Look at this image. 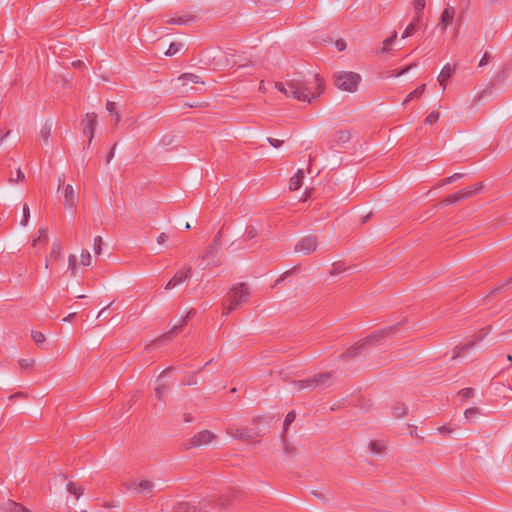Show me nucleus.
<instances>
[{
    "label": "nucleus",
    "mask_w": 512,
    "mask_h": 512,
    "mask_svg": "<svg viewBox=\"0 0 512 512\" xmlns=\"http://www.w3.org/2000/svg\"><path fill=\"white\" fill-rule=\"evenodd\" d=\"M315 91L306 87L300 80H290L286 83L276 82L275 88L287 97H293L300 101H308L320 96L324 90L323 80L316 75L314 79Z\"/></svg>",
    "instance_id": "obj_1"
},
{
    "label": "nucleus",
    "mask_w": 512,
    "mask_h": 512,
    "mask_svg": "<svg viewBox=\"0 0 512 512\" xmlns=\"http://www.w3.org/2000/svg\"><path fill=\"white\" fill-rule=\"evenodd\" d=\"M251 296V288L247 283L233 284L225 296L222 315L228 316L231 312L246 304Z\"/></svg>",
    "instance_id": "obj_2"
},
{
    "label": "nucleus",
    "mask_w": 512,
    "mask_h": 512,
    "mask_svg": "<svg viewBox=\"0 0 512 512\" xmlns=\"http://www.w3.org/2000/svg\"><path fill=\"white\" fill-rule=\"evenodd\" d=\"M360 80V75L354 72L341 71L334 75V83L336 87L340 90L351 93L357 90Z\"/></svg>",
    "instance_id": "obj_3"
},
{
    "label": "nucleus",
    "mask_w": 512,
    "mask_h": 512,
    "mask_svg": "<svg viewBox=\"0 0 512 512\" xmlns=\"http://www.w3.org/2000/svg\"><path fill=\"white\" fill-rule=\"evenodd\" d=\"M125 488L135 494L148 496L153 493L154 483L146 478H135L124 483Z\"/></svg>",
    "instance_id": "obj_4"
},
{
    "label": "nucleus",
    "mask_w": 512,
    "mask_h": 512,
    "mask_svg": "<svg viewBox=\"0 0 512 512\" xmlns=\"http://www.w3.org/2000/svg\"><path fill=\"white\" fill-rule=\"evenodd\" d=\"M388 333L389 332L386 331V330H380V331H377V332H374V333L370 334L368 337L360 340L355 345H353L351 348H349L348 351H347V354L350 357L357 356L360 353L361 349L369 347V346L379 342L386 335H388Z\"/></svg>",
    "instance_id": "obj_5"
},
{
    "label": "nucleus",
    "mask_w": 512,
    "mask_h": 512,
    "mask_svg": "<svg viewBox=\"0 0 512 512\" xmlns=\"http://www.w3.org/2000/svg\"><path fill=\"white\" fill-rule=\"evenodd\" d=\"M481 189H482V184L476 183L472 186L466 187L464 189H461L455 193L448 195L447 197H445L442 200L441 203L443 205H451V204L457 203L459 201L468 199V198L476 195L479 191H481Z\"/></svg>",
    "instance_id": "obj_6"
},
{
    "label": "nucleus",
    "mask_w": 512,
    "mask_h": 512,
    "mask_svg": "<svg viewBox=\"0 0 512 512\" xmlns=\"http://www.w3.org/2000/svg\"><path fill=\"white\" fill-rule=\"evenodd\" d=\"M215 439L216 435L213 432L209 430H202L188 440L186 448L189 449L208 445Z\"/></svg>",
    "instance_id": "obj_7"
},
{
    "label": "nucleus",
    "mask_w": 512,
    "mask_h": 512,
    "mask_svg": "<svg viewBox=\"0 0 512 512\" xmlns=\"http://www.w3.org/2000/svg\"><path fill=\"white\" fill-rule=\"evenodd\" d=\"M192 275V267L185 265L181 269L175 272L173 277L168 281V283L165 286L166 290H171L177 287L178 285L186 282L188 279H190Z\"/></svg>",
    "instance_id": "obj_8"
},
{
    "label": "nucleus",
    "mask_w": 512,
    "mask_h": 512,
    "mask_svg": "<svg viewBox=\"0 0 512 512\" xmlns=\"http://www.w3.org/2000/svg\"><path fill=\"white\" fill-rule=\"evenodd\" d=\"M491 327H486L481 329L479 332H477L475 335H473L472 339L468 341L466 344L461 346L460 348H457V352L454 355V357H459L464 355L468 350L474 348L478 343H480L489 333H490Z\"/></svg>",
    "instance_id": "obj_9"
},
{
    "label": "nucleus",
    "mask_w": 512,
    "mask_h": 512,
    "mask_svg": "<svg viewBox=\"0 0 512 512\" xmlns=\"http://www.w3.org/2000/svg\"><path fill=\"white\" fill-rule=\"evenodd\" d=\"M97 125V114L87 113L82 119L83 133L88 137L89 143L92 142L95 134V129Z\"/></svg>",
    "instance_id": "obj_10"
},
{
    "label": "nucleus",
    "mask_w": 512,
    "mask_h": 512,
    "mask_svg": "<svg viewBox=\"0 0 512 512\" xmlns=\"http://www.w3.org/2000/svg\"><path fill=\"white\" fill-rule=\"evenodd\" d=\"M330 378V374H320L311 379L300 380L293 382L294 388L296 390H302L309 387H317L321 384H324L326 380Z\"/></svg>",
    "instance_id": "obj_11"
},
{
    "label": "nucleus",
    "mask_w": 512,
    "mask_h": 512,
    "mask_svg": "<svg viewBox=\"0 0 512 512\" xmlns=\"http://www.w3.org/2000/svg\"><path fill=\"white\" fill-rule=\"evenodd\" d=\"M318 241L315 236L303 237L295 246V251L310 254L317 249Z\"/></svg>",
    "instance_id": "obj_12"
},
{
    "label": "nucleus",
    "mask_w": 512,
    "mask_h": 512,
    "mask_svg": "<svg viewBox=\"0 0 512 512\" xmlns=\"http://www.w3.org/2000/svg\"><path fill=\"white\" fill-rule=\"evenodd\" d=\"M455 17V8L448 5L441 14V25L443 29H446L453 22Z\"/></svg>",
    "instance_id": "obj_13"
},
{
    "label": "nucleus",
    "mask_w": 512,
    "mask_h": 512,
    "mask_svg": "<svg viewBox=\"0 0 512 512\" xmlns=\"http://www.w3.org/2000/svg\"><path fill=\"white\" fill-rule=\"evenodd\" d=\"M455 70H456L455 67L451 66L450 64H446L442 68V70L438 76V82L442 86L443 90H445V88H446V81L454 74Z\"/></svg>",
    "instance_id": "obj_14"
},
{
    "label": "nucleus",
    "mask_w": 512,
    "mask_h": 512,
    "mask_svg": "<svg viewBox=\"0 0 512 512\" xmlns=\"http://www.w3.org/2000/svg\"><path fill=\"white\" fill-rule=\"evenodd\" d=\"M304 177V171L302 169H298L289 180V189L291 191L299 190L302 187Z\"/></svg>",
    "instance_id": "obj_15"
},
{
    "label": "nucleus",
    "mask_w": 512,
    "mask_h": 512,
    "mask_svg": "<svg viewBox=\"0 0 512 512\" xmlns=\"http://www.w3.org/2000/svg\"><path fill=\"white\" fill-rule=\"evenodd\" d=\"M64 199H65V205L67 207H69L70 209H72L76 206L77 195L74 191L73 186L70 184L66 185V187H65Z\"/></svg>",
    "instance_id": "obj_16"
},
{
    "label": "nucleus",
    "mask_w": 512,
    "mask_h": 512,
    "mask_svg": "<svg viewBox=\"0 0 512 512\" xmlns=\"http://www.w3.org/2000/svg\"><path fill=\"white\" fill-rule=\"evenodd\" d=\"M47 240H48L47 229L40 228L37 231V236L32 240V246L34 248H40L47 243Z\"/></svg>",
    "instance_id": "obj_17"
},
{
    "label": "nucleus",
    "mask_w": 512,
    "mask_h": 512,
    "mask_svg": "<svg viewBox=\"0 0 512 512\" xmlns=\"http://www.w3.org/2000/svg\"><path fill=\"white\" fill-rule=\"evenodd\" d=\"M227 434L236 439L247 440L250 438L248 430L246 428H227Z\"/></svg>",
    "instance_id": "obj_18"
},
{
    "label": "nucleus",
    "mask_w": 512,
    "mask_h": 512,
    "mask_svg": "<svg viewBox=\"0 0 512 512\" xmlns=\"http://www.w3.org/2000/svg\"><path fill=\"white\" fill-rule=\"evenodd\" d=\"M407 406L403 402H395L391 407L392 416L399 419L407 414Z\"/></svg>",
    "instance_id": "obj_19"
},
{
    "label": "nucleus",
    "mask_w": 512,
    "mask_h": 512,
    "mask_svg": "<svg viewBox=\"0 0 512 512\" xmlns=\"http://www.w3.org/2000/svg\"><path fill=\"white\" fill-rule=\"evenodd\" d=\"M426 90V85L422 84L419 87H417L414 91L410 92L405 100L403 101V105H406L408 102L413 100L414 98H420Z\"/></svg>",
    "instance_id": "obj_20"
},
{
    "label": "nucleus",
    "mask_w": 512,
    "mask_h": 512,
    "mask_svg": "<svg viewBox=\"0 0 512 512\" xmlns=\"http://www.w3.org/2000/svg\"><path fill=\"white\" fill-rule=\"evenodd\" d=\"M179 80L183 82V85H186L190 82L204 84L201 78L193 73H184L179 77Z\"/></svg>",
    "instance_id": "obj_21"
},
{
    "label": "nucleus",
    "mask_w": 512,
    "mask_h": 512,
    "mask_svg": "<svg viewBox=\"0 0 512 512\" xmlns=\"http://www.w3.org/2000/svg\"><path fill=\"white\" fill-rule=\"evenodd\" d=\"M35 364L36 360L34 358H25L18 361V365L22 371H32Z\"/></svg>",
    "instance_id": "obj_22"
},
{
    "label": "nucleus",
    "mask_w": 512,
    "mask_h": 512,
    "mask_svg": "<svg viewBox=\"0 0 512 512\" xmlns=\"http://www.w3.org/2000/svg\"><path fill=\"white\" fill-rule=\"evenodd\" d=\"M425 5H426L425 0H413L416 22H420V19L423 15V10L425 8Z\"/></svg>",
    "instance_id": "obj_23"
},
{
    "label": "nucleus",
    "mask_w": 512,
    "mask_h": 512,
    "mask_svg": "<svg viewBox=\"0 0 512 512\" xmlns=\"http://www.w3.org/2000/svg\"><path fill=\"white\" fill-rule=\"evenodd\" d=\"M67 491L74 495L76 499H79L83 495L84 489L81 486H78L76 483L70 481L67 484Z\"/></svg>",
    "instance_id": "obj_24"
},
{
    "label": "nucleus",
    "mask_w": 512,
    "mask_h": 512,
    "mask_svg": "<svg viewBox=\"0 0 512 512\" xmlns=\"http://www.w3.org/2000/svg\"><path fill=\"white\" fill-rule=\"evenodd\" d=\"M63 250L59 243H54L50 252L49 259L59 261L62 258Z\"/></svg>",
    "instance_id": "obj_25"
},
{
    "label": "nucleus",
    "mask_w": 512,
    "mask_h": 512,
    "mask_svg": "<svg viewBox=\"0 0 512 512\" xmlns=\"http://www.w3.org/2000/svg\"><path fill=\"white\" fill-rule=\"evenodd\" d=\"M92 256L88 250H82L80 255V265L88 267L92 265Z\"/></svg>",
    "instance_id": "obj_26"
},
{
    "label": "nucleus",
    "mask_w": 512,
    "mask_h": 512,
    "mask_svg": "<svg viewBox=\"0 0 512 512\" xmlns=\"http://www.w3.org/2000/svg\"><path fill=\"white\" fill-rule=\"evenodd\" d=\"M418 24L419 22H416V17H414L413 21L404 30L402 38L405 39L411 36L417 30Z\"/></svg>",
    "instance_id": "obj_27"
},
{
    "label": "nucleus",
    "mask_w": 512,
    "mask_h": 512,
    "mask_svg": "<svg viewBox=\"0 0 512 512\" xmlns=\"http://www.w3.org/2000/svg\"><path fill=\"white\" fill-rule=\"evenodd\" d=\"M168 389H169L168 385H165V384H159L155 388V394H156V397L158 398V400L163 401L165 399Z\"/></svg>",
    "instance_id": "obj_28"
},
{
    "label": "nucleus",
    "mask_w": 512,
    "mask_h": 512,
    "mask_svg": "<svg viewBox=\"0 0 512 512\" xmlns=\"http://www.w3.org/2000/svg\"><path fill=\"white\" fill-rule=\"evenodd\" d=\"M68 270L70 271L71 276L76 275L77 271V258L74 254H70L68 256Z\"/></svg>",
    "instance_id": "obj_29"
},
{
    "label": "nucleus",
    "mask_w": 512,
    "mask_h": 512,
    "mask_svg": "<svg viewBox=\"0 0 512 512\" xmlns=\"http://www.w3.org/2000/svg\"><path fill=\"white\" fill-rule=\"evenodd\" d=\"M462 177H463V174H461V173H454L453 175L440 180V182L438 183V186L441 187V186L448 185V184H450V183H452L454 181L459 180Z\"/></svg>",
    "instance_id": "obj_30"
},
{
    "label": "nucleus",
    "mask_w": 512,
    "mask_h": 512,
    "mask_svg": "<svg viewBox=\"0 0 512 512\" xmlns=\"http://www.w3.org/2000/svg\"><path fill=\"white\" fill-rule=\"evenodd\" d=\"M346 269L347 268L344 265V263H341V262L334 263L332 266V269L330 270V275L333 276V275L343 273L344 271H346Z\"/></svg>",
    "instance_id": "obj_31"
},
{
    "label": "nucleus",
    "mask_w": 512,
    "mask_h": 512,
    "mask_svg": "<svg viewBox=\"0 0 512 512\" xmlns=\"http://www.w3.org/2000/svg\"><path fill=\"white\" fill-rule=\"evenodd\" d=\"M31 337L38 346L43 344L46 340L45 335L40 331H32Z\"/></svg>",
    "instance_id": "obj_32"
},
{
    "label": "nucleus",
    "mask_w": 512,
    "mask_h": 512,
    "mask_svg": "<svg viewBox=\"0 0 512 512\" xmlns=\"http://www.w3.org/2000/svg\"><path fill=\"white\" fill-rule=\"evenodd\" d=\"M102 245H103L102 237L101 236H96L94 238V243H93V248H94L95 254H97V255L101 254V252H102Z\"/></svg>",
    "instance_id": "obj_33"
},
{
    "label": "nucleus",
    "mask_w": 512,
    "mask_h": 512,
    "mask_svg": "<svg viewBox=\"0 0 512 512\" xmlns=\"http://www.w3.org/2000/svg\"><path fill=\"white\" fill-rule=\"evenodd\" d=\"M10 505V510L13 511V512H31L28 508H26L25 506L19 504V503H16V502H10L9 503Z\"/></svg>",
    "instance_id": "obj_34"
},
{
    "label": "nucleus",
    "mask_w": 512,
    "mask_h": 512,
    "mask_svg": "<svg viewBox=\"0 0 512 512\" xmlns=\"http://www.w3.org/2000/svg\"><path fill=\"white\" fill-rule=\"evenodd\" d=\"M440 114L437 111H432L426 118L425 123L428 125L435 124L439 120Z\"/></svg>",
    "instance_id": "obj_35"
},
{
    "label": "nucleus",
    "mask_w": 512,
    "mask_h": 512,
    "mask_svg": "<svg viewBox=\"0 0 512 512\" xmlns=\"http://www.w3.org/2000/svg\"><path fill=\"white\" fill-rule=\"evenodd\" d=\"M181 49V44L180 43H171L169 48L167 49V51L165 52V54L167 56H173L175 55L176 53H178Z\"/></svg>",
    "instance_id": "obj_36"
},
{
    "label": "nucleus",
    "mask_w": 512,
    "mask_h": 512,
    "mask_svg": "<svg viewBox=\"0 0 512 512\" xmlns=\"http://www.w3.org/2000/svg\"><path fill=\"white\" fill-rule=\"evenodd\" d=\"M396 38H397V32H394L390 37L385 39L384 42H383V49H382V51L383 52L389 51L390 50V46L392 45V43L394 42V40Z\"/></svg>",
    "instance_id": "obj_37"
},
{
    "label": "nucleus",
    "mask_w": 512,
    "mask_h": 512,
    "mask_svg": "<svg viewBox=\"0 0 512 512\" xmlns=\"http://www.w3.org/2000/svg\"><path fill=\"white\" fill-rule=\"evenodd\" d=\"M370 447L372 451L380 453L385 449V444L382 441H372Z\"/></svg>",
    "instance_id": "obj_38"
},
{
    "label": "nucleus",
    "mask_w": 512,
    "mask_h": 512,
    "mask_svg": "<svg viewBox=\"0 0 512 512\" xmlns=\"http://www.w3.org/2000/svg\"><path fill=\"white\" fill-rule=\"evenodd\" d=\"M296 418V413L294 411H290L286 417H285V420H284V429L286 430L287 427L295 420Z\"/></svg>",
    "instance_id": "obj_39"
},
{
    "label": "nucleus",
    "mask_w": 512,
    "mask_h": 512,
    "mask_svg": "<svg viewBox=\"0 0 512 512\" xmlns=\"http://www.w3.org/2000/svg\"><path fill=\"white\" fill-rule=\"evenodd\" d=\"M29 217H30V209H29V206L27 204H24L23 205V219L21 221V224L22 225H27L28 223V220H29Z\"/></svg>",
    "instance_id": "obj_40"
},
{
    "label": "nucleus",
    "mask_w": 512,
    "mask_h": 512,
    "mask_svg": "<svg viewBox=\"0 0 512 512\" xmlns=\"http://www.w3.org/2000/svg\"><path fill=\"white\" fill-rule=\"evenodd\" d=\"M267 141L269 142V144L271 146H273L274 148H279L283 145L284 141L283 140H279V139H276V138H273V137H269L267 139Z\"/></svg>",
    "instance_id": "obj_41"
},
{
    "label": "nucleus",
    "mask_w": 512,
    "mask_h": 512,
    "mask_svg": "<svg viewBox=\"0 0 512 512\" xmlns=\"http://www.w3.org/2000/svg\"><path fill=\"white\" fill-rule=\"evenodd\" d=\"M178 512H197V509L195 507H193V509L190 510V507L188 506L187 503H181L179 505Z\"/></svg>",
    "instance_id": "obj_42"
},
{
    "label": "nucleus",
    "mask_w": 512,
    "mask_h": 512,
    "mask_svg": "<svg viewBox=\"0 0 512 512\" xmlns=\"http://www.w3.org/2000/svg\"><path fill=\"white\" fill-rule=\"evenodd\" d=\"M257 234H258V232H257V230H256L254 227H250V228H248V229L246 230V233H245V235H246V237H247L248 239H253V238H255V237L257 236Z\"/></svg>",
    "instance_id": "obj_43"
},
{
    "label": "nucleus",
    "mask_w": 512,
    "mask_h": 512,
    "mask_svg": "<svg viewBox=\"0 0 512 512\" xmlns=\"http://www.w3.org/2000/svg\"><path fill=\"white\" fill-rule=\"evenodd\" d=\"M167 240H168V235L164 232L160 233L157 237V243L159 245L165 244Z\"/></svg>",
    "instance_id": "obj_44"
},
{
    "label": "nucleus",
    "mask_w": 512,
    "mask_h": 512,
    "mask_svg": "<svg viewBox=\"0 0 512 512\" xmlns=\"http://www.w3.org/2000/svg\"><path fill=\"white\" fill-rule=\"evenodd\" d=\"M50 133H51V130H50V128H49V127H46V126H45V127H43V128L41 129V136L43 137V139H44L45 141H47V140H48V138L50 137Z\"/></svg>",
    "instance_id": "obj_45"
},
{
    "label": "nucleus",
    "mask_w": 512,
    "mask_h": 512,
    "mask_svg": "<svg viewBox=\"0 0 512 512\" xmlns=\"http://www.w3.org/2000/svg\"><path fill=\"white\" fill-rule=\"evenodd\" d=\"M106 109L114 114L115 112H117L116 110V103L115 102H112V101H108L107 104H106Z\"/></svg>",
    "instance_id": "obj_46"
},
{
    "label": "nucleus",
    "mask_w": 512,
    "mask_h": 512,
    "mask_svg": "<svg viewBox=\"0 0 512 512\" xmlns=\"http://www.w3.org/2000/svg\"><path fill=\"white\" fill-rule=\"evenodd\" d=\"M462 396L464 398H468V397H471L473 395V389L472 388H465V389H462L461 392Z\"/></svg>",
    "instance_id": "obj_47"
},
{
    "label": "nucleus",
    "mask_w": 512,
    "mask_h": 512,
    "mask_svg": "<svg viewBox=\"0 0 512 512\" xmlns=\"http://www.w3.org/2000/svg\"><path fill=\"white\" fill-rule=\"evenodd\" d=\"M167 23H169V24H183V23H186V20H184L181 17H179V18H171L170 20L167 21Z\"/></svg>",
    "instance_id": "obj_48"
},
{
    "label": "nucleus",
    "mask_w": 512,
    "mask_h": 512,
    "mask_svg": "<svg viewBox=\"0 0 512 512\" xmlns=\"http://www.w3.org/2000/svg\"><path fill=\"white\" fill-rule=\"evenodd\" d=\"M489 54L487 52L484 53L483 57L481 58L480 62H479V66L482 67V66H485L488 61H489Z\"/></svg>",
    "instance_id": "obj_49"
},
{
    "label": "nucleus",
    "mask_w": 512,
    "mask_h": 512,
    "mask_svg": "<svg viewBox=\"0 0 512 512\" xmlns=\"http://www.w3.org/2000/svg\"><path fill=\"white\" fill-rule=\"evenodd\" d=\"M416 64H411V65H408L407 67H405L404 69L400 70L396 76H401L405 73H407L412 67H414Z\"/></svg>",
    "instance_id": "obj_50"
},
{
    "label": "nucleus",
    "mask_w": 512,
    "mask_h": 512,
    "mask_svg": "<svg viewBox=\"0 0 512 512\" xmlns=\"http://www.w3.org/2000/svg\"><path fill=\"white\" fill-rule=\"evenodd\" d=\"M476 413H477V409L469 408V409H466L465 416L468 418V417L475 415Z\"/></svg>",
    "instance_id": "obj_51"
},
{
    "label": "nucleus",
    "mask_w": 512,
    "mask_h": 512,
    "mask_svg": "<svg viewBox=\"0 0 512 512\" xmlns=\"http://www.w3.org/2000/svg\"><path fill=\"white\" fill-rule=\"evenodd\" d=\"M438 431H439L440 433H450V432H451V429H450L449 427H447V426H445V425H444V426H440V427L438 428Z\"/></svg>",
    "instance_id": "obj_52"
},
{
    "label": "nucleus",
    "mask_w": 512,
    "mask_h": 512,
    "mask_svg": "<svg viewBox=\"0 0 512 512\" xmlns=\"http://www.w3.org/2000/svg\"><path fill=\"white\" fill-rule=\"evenodd\" d=\"M336 47L339 49V50H344L345 47H346V44L344 41L340 40V41H337L336 42Z\"/></svg>",
    "instance_id": "obj_53"
},
{
    "label": "nucleus",
    "mask_w": 512,
    "mask_h": 512,
    "mask_svg": "<svg viewBox=\"0 0 512 512\" xmlns=\"http://www.w3.org/2000/svg\"><path fill=\"white\" fill-rule=\"evenodd\" d=\"M24 178H25V175H24V173L21 171V169L19 168V169L17 170V180L22 181Z\"/></svg>",
    "instance_id": "obj_54"
},
{
    "label": "nucleus",
    "mask_w": 512,
    "mask_h": 512,
    "mask_svg": "<svg viewBox=\"0 0 512 512\" xmlns=\"http://www.w3.org/2000/svg\"><path fill=\"white\" fill-rule=\"evenodd\" d=\"M76 317V313H70L68 316H66L63 321H72Z\"/></svg>",
    "instance_id": "obj_55"
},
{
    "label": "nucleus",
    "mask_w": 512,
    "mask_h": 512,
    "mask_svg": "<svg viewBox=\"0 0 512 512\" xmlns=\"http://www.w3.org/2000/svg\"><path fill=\"white\" fill-rule=\"evenodd\" d=\"M113 115H114L115 124L118 125L119 122L121 121V116L118 112H115Z\"/></svg>",
    "instance_id": "obj_56"
},
{
    "label": "nucleus",
    "mask_w": 512,
    "mask_h": 512,
    "mask_svg": "<svg viewBox=\"0 0 512 512\" xmlns=\"http://www.w3.org/2000/svg\"><path fill=\"white\" fill-rule=\"evenodd\" d=\"M265 90H266V89H265V86H264V81H261V82H260V85H259V91H261V92H265Z\"/></svg>",
    "instance_id": "obj_57"
},
{
    "label": "nucleus",
    "mask_w": 512,
    "mask_h": 512,
    "mask_svg": "<svg viewBox=\"0 0 512 512\" xmlns=\"http://www.w3.org/2000/svg\"><path fill=\"white\" fill-rule=\"evenodd\" d=\"M349 134L347 132H340V139L348 138Z\"/></svg>",
    "instance_id": "obj_58"
},
{
    "label": "nucleus",
    "mask_w": 512,
    "mask_h": 512,
    "mask_svg": "<svg viewBox=\"0 0 512 512\" xmlns=\"http://www.w3.org/2000/svg\"><path fill=\"white\" fill-rule=\"evenodd\" d=\"M114 150H115V146H113V148L111 149V151H110V153H109V155H108V159H107L108 161H110V159L113 157V155H114Z\"/></svg>",
    "instance_id": "obj_59"
},
{
    "label": "nucleus",
    "mask_w": 512,
    "mask_h": 512,
    "mask_svg": "<svg viewBox=\"0 0 512 512\" xmlns=\"http://www.w3.org/2000/svg\"><path fill=\"white\" fill-rule=\"evenodd\" d=\"M13 397H26V394H24L22 392H19V393L15 394V395L11 396V398H13Z\"/></svg>",
    "instance_id": "obj_60"
},
{
    "label": "nucleus",
    "mask_w": 512,
    "mask_h": 512,
    "mask_svg": "<svg viewBox=\"0 0 512 512\" xmlns=\"http://www.w3.org/2000/svg\"><path fill=\"white\" fill-rule=\"evenodd\" d=\"M72 64H73V66H79L80 65V61H75Z\"/></svg>",
    "instance_id": "obj_61"
},
{
    "label": "nucleus",
    "mask_w": 512,
    "mask_h": 512,
    "mask_svg": "<svg viewBox=\"0 0 512 512\" xmlns=\"http://www.w3.org/2000/svg\"><path fill=\"white\" fill-rule=\"evenodd\" d=\"M507 359H508L509 362H512V355H508Z\"/></svg>",
    "instance_id": "obj_62"
},
{
    "label": "nucleus",
    "mask_w": 512,
    "mask_h": 512,
    "mask_svg": "<svg viewBox=\"0 0 512 512\" xmlns=\"http://www.w3.org/2000/svg\"><path fill=\"white\" fill-rule=\"evenodd\" d=\"M185 421H186V422H190V421H191V418H190L189 416H186V417H185Z\"/></svg>",
    "instance_id": "obj_63"
},
{
    "label": "nucleus",
    "mask_w": 512,
    "mask_h": 512,
    "mask_svg": "<svg viewBox=\"0 0 512 512\" xmlns=\"http://www.w3.org/2000/svg\"><path fill=\"white\" fill-rule=\"evenodd\" d=\"M45 267H46V268H48V267H49V260H48V259L46 260Z\"/></svg>",
    "instance_id": "obj_64"
}]
</instances>
